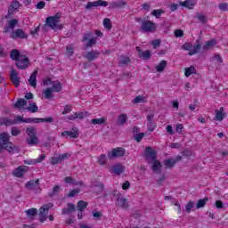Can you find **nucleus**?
I'll return each instance as SVG.
<instances>
[{
	"mask_svg": "<svg viewBox=\"0 0 228 228\" xmlns=\"http://www.w3.org/2000/svg\"><path fill=\"white\" fill-rule=\"evenodd\" d=\"M61 19V12H57L53 16H49L45 19V24H44L41 28L44 33H47L49 31V28L53 29V31H58V29H63V24L60 23V20Z\"/></svg>",
	"mask_w": 228,
	"mask_h": 228,
	"instance_id": "f257e3e1",
	"label": "nucleus"
},
{
	"mask_svg": "<svg viewBox=\"0 0 228 228\" xmlns=\"http://www.w3.org/2000/svg\"><path fill=\"white\" fill-rule=\"evenodd\" d=\"M145 158L146 159H151L153 165L151 167V169L153 170V172H155V174H160L161 173V162H159V160L156 159V157L158 156V153L156 152V151L152 150L151 147H146L145 149Z\"/></svg>",
	"mask_w": 228,
	"mask_h": 228,
	"instance_id": "f03ea898",
	"label": "nucleus"
},
{
	"mask_svg": "<svg viewBox=\"0 0 228 228\" xmlns=\"http://www.w3.org/2000/svg\"><path fill=\"white\" fill-rule=\"evenodd\" d=\"M18 120L20 122H23L24 124H40V122H46L48 124H51L52 122H54V118L48 117L46 118H23L22 116H18Z\"/></svg>",
	"mask_w": 228,
	"mask_h": 228,
	"instance_id": "7ed1b4c3",
	"label": "nucleus"
},
{
	"mask_svg": "<svg viewBox=\"0 0 228 228\" xmlns=\"http://www.w3.org/2000/svg\"><path fill=\"white\" fill-rule=\"evenodd\" d=\"M200 40V37L196 41L194 47L191 43H184L182 45V49H183V51H189V56H193V54H197V53H199V51H200V48L202 47Z\"/></svg>",
	"mask_w": 228,
	"mask_h": 228,
	"instance_id": "20e7f679",
	"label": "nucleus"
},
{
	"mask_svg": "<svg viewBox=\"0 0 228 228\" xmlns=\"http://www.w3.org/2000/svg\"><path fill=\"white\" fill-rule=\"evenodd\" d=\"M26 134H28V138L26 139V142L28 145H38V136H37V128L31 126L26 129Z\"/></svg>",
	"mask_w": 228,
	"mask_h": 228,
	"instance_id": "39448f33",
	"label": "nucleus"
},
{
	"mask_svg": "<svg viewBox=\"0 0 228 228\" xmlns=\"http://www.w3.org/2000/svg\"><path fill=\"white\" fill-rule=\"evenodd\" d=\"M156 29H158L156 23L151 20L142 21L141 31H142V33H156Z\"/></svg>",
	"mask_w": 228,
	"mask_h": 228,
	"instance_id": "423d86ee",
	"label": "nucleus"
},
{
	"mask_svg": "<svg viewBox=\"0 0 228 228\" xmlns=\"http://www.w3.org/2000/svg\"><path fill=\"white\" fill-rule=\"evenodd\" d=\"M126 156V149L122 147L113 148L111 151H108L107 157L109 159H115Z\"/></svg>",
	"mask_w": 228,
	"mask_h": 228,
	"instance_id": "0eeeda50",
	"label": "nucleus"
},
{
	"mask_svg": "<svg viewBox=\"0 0 228 228\" xmlns=\"http://www.w3.org/2000/svg\"><path fill=\"white\" fill-rule=\"evenodd\" d=\"M51 208H53V204L49 203L39 208V222H41V224H44V222L47 220V215H49V209Z\"/></svg>",
	"mask_w": 228,
	"mask_h": 228,
	"instance_id": "6e6552de",
	"label": "nucleus"
},
{
	"mask_svg": "<svg viewBox=\"0 0 228 228\" xmlns=\"http://www.w3.org/2000/svg\"><path fill=\"white\" fill-rule=\"evenodd\" d=\"M29 58L26 55H22L16 61V67L19 70H26L29 67Z\"/></svg>",
	"mask_w": 228,
	"mask_h": 228,
	"instance_id": "1a4fd4ad",
	"label": "nucleus"
},
{
	"mask_svg": "<svg viewBox=\"0 0 228 228\" xmlns=\"http://www.w3.org/2000/svg\"><path fill=\"white\" fill-rule=\"evenodd\" d=\"M114 195L116 197V206H118V208H121V209L129 208V203L127 202V199L122 197V194H120V192H118Z\"/></svg>",
	"mask_w": 228,
	"mask_h": 228,
	"instance_id": "9d476101",
	"label": "nucleus"
},
{
	"mask_svg": "<svg viewBox=\"0 0 228 228\" xmlns=\"http://www.w3.org/2000/svg\"><path fill=\"white\" fill-rule=\"evenodd\" d=\"M22 6V4L19 2L18 0H12L11 4L9 5L8 12L5 16V19H10L15 12H19V8Z\"/></svg>",
	"mask_w": 228,
	"mask_h": 228,
	"instance_id": "9b49d317",
	"label": "nucleus"
},
{
	"mask_svg": "<svg viewBox=\"0 0 228 228\" xmlns=\"http://www.w3.org/2000/svg\"><path fill=\"white\" fill-rule=\"evenodd\" d=\"M92 32H87L86 34H84L82 42H86V45H85L86 49H88L90 47H94V45H95V44H97V38L96 37H92Z\"/></svg>",
	"mask_w": 228,
	"mask_h": 228,
	"instance_id": "f8f14e48",
	"label": "nucleus"
},
{
	"mask_svg": "<svg viewBox=\"0 0 228 228\" xmlns=\"http://www.w3.org/2000/svg\"><path fill=\"white\" fill-rule=\"evenodd\" d=\"M20 123L19 116H16L15 119H11L9 117L0 118V126H5L6 127L15 126Z\"/></svg>",
	"mask_w": 228,
	"mask_h": 228,
	"instance_id": "ddd939ff",
	"label": "nucleus"
},
{
	"mask_svg": "<svg viewBox=\"0 0 228 228\" xmlns=\"http://www.w3.org/2000/svg\"><path fill=\"white\" fill-rule=\"evenodd\" d=\"M11 38H12L13 40H17V38H20V40H24L28 38V34L24 32V29L17 28L12 31Z\"/></svg>",
	"mask_w": 228,
	"mask_h": 228,
	"instance_id": "4468645a",
	"label": "nucleus"
},
{
	"mask_svg": "<svg viewBox=\"0 0 228 228\" xmlns=\"http://www.w3.org/2000/svg\"><path fill=\"white\" fill-rule=\"evenodd\" d=\"M182 160H183V157L178 155L175 159L171 158V159H167L164 160V165H165L166 168H174V167H175V165L177 163H179V161H182Z\"/></svg>",
	"mask_w": 228,
	"mask_h": 228,
	"instance_id": "2eb2a0df",
	"label": "nucleus"
},
{
	"mask_svg": "<svg viewBox=\"0 0 228 228\" xmlns=\"http://www.w3.org/2000/svg\"><path fill=\"white\" fill-rule=\"evenodd\" d=\"M10 79H11L12 85L16 88H19V86H20V77H19V73L17 72L16 69H12L10 71Z\"/></svg>",
	"mask_w": 228,
	"mask_h": 228,
	"instance_id": "dca6fc26",
	"label": "nucleus"
},
{
	"mask_svg": "<svg viewBox=\"0 0 228 228\" xmlns=\"http://www.w3.org/2000/svg\"><path fill=\"white\" fill-rule=\"evenodd\" d=\"M29 170V167L28 166H20L14 171H12V175L14 177H24V174Z\"/></svg>",
	"mask_w": 228,
	"mask_h": 228,
	"instance_id": "f3484780",
	"label": "nucleus"
},
{
	"mask_svg": "<svg viewBox=\"0 0 228 228\" xmlns=\"http://www.w3.org/2000/svg\"><path fill=\"white\" fill-rule=\"evenodd\" d=\"M25 188H27V190H30L31 191H35V190L40 188V180H29L26 183Z\"/></svg>",
	"mask_w": 228,
	"mask_h": 228,
	"instance_id": "a211bd4d",
	"label": "nucleus"
},
{
	"mask_svg": "<svg viewBox=\"0 0 228 228\" xmlns=\"http://www.w3.org/2000/svg\"><path fill=\"white\" fill-rule=\"evenodd\" d=\"M4 149L10 154H19V152H20V148H19V146L13 144L12 142H7V144H4Z\"/></svg>",
	"mask_w": 228,
	"mask_h": 228,
	"instance_id": "6ab92c4d",
	"label": "nucleus"
},
{
	"mask_svg": "<svg viewBox=\"0 0 228 228\" xmlns=\"http://www.w3.org/2000/svg\"><path fill=\"white\" fill-rule=\"evenodd\" d=\"M135 49L138 53L139 58H141V60H151L152 54L151 53L150 50L142 51V48H140V46H136Z\"/></svg>",
	"mask_w": 228,
	"mask_h": 228,
	"instance_id": "aec40b11",
	"label": "nucleus"
},
{
	"mask_svg": "<svg viewBox=\"0 0 228 228\" xmlns=\"http://www.w3.org/2000/svg\"><path fill=\"white\" fill-rule=\"evenodd\" d=\"M146 118L148 122V131L152 133V131H154V129L157 127L156 122H154V113L149 114Z\"/></svg>",
	"mask_w": 228,
	"mask_h": 228,
	"instance_id": "412c9836",
	"label": "nucleus"
},
{
	"mask_svg": "<svg viewBox=\"0 0 228 228\" xmlns=\"http://www.w3.org/2000/svg\"><path fill=\"white\" fill-rule=\"evenodd\" d=\"M17 24H19V20L12 19L8 23H6L5 27L4 28V33H8L10 29H15L17 27Z\"/></svg>",
	"mask_w": 228,
	"mask_h": 228,
	"instance_id": "4be33fe9",
	"label": "nucleus"
},
{
	"mask_svg": "<svg viewBox=\"0 0 228 228\" xmlns=\"http://www.w3.org/2000/svg\"><path fill=\"white\" fill-rule=\"evenodd\" d=\"M100 53L98 51H91L87 52L84 57L88 61H94V60H97L100 56Z\"/></svg>",
	"mask_w": 228,
	"mask_h": 228,
	"instance_id": "5701e85b",
	"label": "nucleus"
},
{
	"mask_svg": "<svg viewBox=\"0 0 228 228\" xmlns=\"http://www.w3.org/2000/svg\"><path fill=\"white\" fill-rule=\"evenodd\" d=\"M77 128H72L71 131H64L61 133V136H69L70 138H78L79 133H77Z\"/></svg>",
	"mask_w": 228,
	"mask_h": 228,
	"instance_id": "b1692460",
	"label": "nucleus"
},
{
	"mask_svg": "<svg viewBox=\"0 0 228 228\" xmlns=\"http://www.w3.org/2000/svg\"><path fill=\"white\" fill-rule=\"evenodd\" d=\"M227 117V113L224 112V107H221L218 110H216V116L214 118V120H217L218 122H221V120H224Z\"/></svg>",
	"mask_w": 228,
	"mask_h": 228,
	"instance_id": "393cba45",
	"label": "nucleus"
},
{
	"mask_svg": "<svg viewBox=\"0 0 228 228\" xmlns=\"http://www.w3.org/2000/svg\"><path fill=\"white\" fill-rule=\"evenodd\" d=\"M37 76H38V71L35 70L29 77L28 84L30 86H33V88H37Z\"/></svg>",
	"mask_w": 228,
	"mask_h": 228,
	"instance_id": "a878e982",
	"label": "nucleus"
},
{
	"mask_svg": "<svg viewBox=\"0 0 228 228\" xmlns=\"http://www.w3.org/2000/svg\"><path fill=\"white\" fill-rule=\"evenodd\" d=\"M23 106H28V101L24 98H20L14 103L13 108L15 110H20V108H22Z\"/></svg>",
	"mask_w": 228,
	"mask_h": 228,
	"instance_id": "bb28decb",
	"label": "nucleus"
},
{
	"mask_svg": "<svg viewBox=\"0 0 228 228\" xmlns=\"http://www.w3.org/2000/svg\"><path fill=\"white\" fill-rule=\"evenodd\" d=\"M216 44H218L216 39H211L205 43V45H203V49L205 51H209V49H213V47H215V45H216Z\"/></svg>",
	"mask_w": 228,
	"mask_h": 228,
	"instance_id": "cd10ccee",
	"label": "nucleus"
},
{
	"mask_svg": "<svg viewBox=\"0 0 228 228\" xmlns=\"http://www.w3.org/2000/svg\"><path fill=\"white\" fill-rule=\"evenodd\" d=\"M124 166L122 164H116L112 167L113 174H116V175H120V174H124Z\"/></svg>",
	"mask_w": 228,
	"mask_h": 228,
	"instance_id": "c85d7f7f",
	"label": "nucleus"
},
{
	"mask_svg": "<svg viewBox=\"0 0 228 228\" xmlns=\"http://www.w3.org/2000/svg\"><path fill=\"white\" fill-rule=\"evenodd\" d=\"M67 206V208H62V215H69V213L76 211V205L73 203H68Z\"/></svg>",
	"mask_w": 228,
	"mask_h": 228,
	"instance_id": "c756f323",
	"label": "nucleus"
},
{
	"mask_svg": "<svg viewBox=\"0 0 228 228\" xmlns=\"http://www.w3.org/2000/svg\"><path fill=\"white\" fill-rule=\"evenodd\" d=\"M126 4H127V3H126L125 1L112 2L110 4L109 8L110 10H113L115 8H124V6H126Z\"/></svg>",
	"mask_w": 228,
	"mask_h": 228,
	"instance_id": "7c9ffc66",
	"label": "nucleus"
},
{
	"mask_svg": "<svg viewBox=\"0 0 228 228\" xmlns=\"http://www.w3.org/2000/svg\"><path fill=\"white\" fill-rule=\"evenodd\" d=\"M52 85V90L53 92H61L62 88H63V86L61 85V82L60 81H53L51 83Z\"/></svg>",
	"mask_w": 228,
	"mask_h": 228,
	"instance_id": "2f4dec72",
	"label": "nucleus"
},
{
	"mask_svg": "<svg viewBox=\"0 0 228 228\" xmlns=\"http://www.w3.org/2000/svg\"><path fill=\"white\" fill-rule=\"evenodd\" d=\"M10 56L13 61H17L18 60L20 59V56H23V55L20 54V52H19V50L13 49L12 51H11Z\"/></svg>",
	"mask_w": 228,
	"mask_h": 228,
	"instance_id": "473e14b6",
	"label": "nucleus"
},
{
	"mask_svg": "<svg viewBox=\"0 0 228 228\" xmlns=\"http://www.w3.org/2000/svg\"><path fill=\"white\" fill-rule=\"evenodd\" d=\"M209 201V198L205 197L202 200H199L196 203V209H200L201 208H204V206H206V204H208V202Z\"/></svg>",
	"mask_w": 228,
	"mask_h": 228,
	"instance_id": "72a5a7b5",
	"label": "nucleus"
},
{
	"mask_svg": "<svg viewBox=\"0 0 228 228\" xmlns=\"http://www.w3.org/2000/svg\"><path fill=\"white\" fill-rule=\"evenodd\" d=\"M0 140H2L4 145H6L10 142V134L6 132H3L0 134Z\"/></svg>",
	"mask_w": 228,
	"mask_h": 228,
	"instance_id": "f704fd0d",
	"label": "nucleus"
},
{
	"mask_svg": "<svg viewBox=\"0 0 228 228\" xmlns=\"http://www.w3.org/2000/svg\"><path fill=\"white\" fill-rule=\"evenodd\" d=\"M184 74H185V77H190L191 76V74H197V69H195L194 66L186 68Z\"/></svg>",
	"mask_w": 228,
	"mask_h": 228,
	"instance_id": "c9c22d12",
	"label": "nucleus"
},
{
	"mask_svg": "<svg viewBox=\"0 0 228 228\" xmlns=\"http://www.w3.org/2000/svg\"><path fill=\"white\" fill-rule=\"evenodd\" d=\"M180 5L191 10L195 6V4H193V0H185L184 2H180Z\"/></svg>",
	"mask_w": 228,
	"mask_h": 228,
	"instance_id": "e433bc0d",
	"label": "nucleus"
},
{
	"mask_svg": "<svg viewBox=\"0 0 228 228\" xmlns=\"http://www.w3.org/2000/svg\"><path fill=\"white\" fill-rule=\"evenodd\" d=\"M28 111H30V113H37L38 111V106H37V103L31 102L27 107Z\"/></svg>",
	"mask_w": 228,
	"mask_h": 228,
	"instance_id": "4c0bfd02",
	"label": "nucleus"
},
{
	"mask_svg": "<svg viewBox=\"0 0 228 228\" xmlns=\"http://www.w3.org/2000/svg\"><path fill=\"white\" fill-rule=\"evenodd\" d=\"M167 61H161L160 63L156 66L157 72H163L167 67Z\"/></svg>",
	"mask_w": 228,
	"mask_h": 228,
	"instance_id": "58836bf2",
	"label": "nucleus"
},
{
	"mask_svg": "<svg viewBox=\"0 0 228 228\" xmlns=\"http://www.w3.org/2000/svg\"><path fill=\"white\" fill-rule=\"evenodd\" d=\"M53 92H54L53 90L51 89V87H47L44 92V95L45 97V99H53V97H54V95L53 94Z\"/></svg>",
	"mask_w": 228,
	"mask_h": 228,
	"instance_id": "ea45409f",
	"label": "nucleus"
},
{
	"mask_svg": "<svg viewBox=\"0 0 228 228\" xmlns=\"http://www.w3.org/2000/svg\"><path fill=\"white\" fill-rule=\"evenodd\" d=\"M127 122V114H121L118 117V126H124Z\"/></svg>",
	"mask_w": 228,
	"mask_h": 228,
	"instance_id": "a19ab883",
	"label": "nucleus"
},
{
	"mask_svg": "<svg viewBox=\"0 0 228 228\" xmlns=\"http://www.w3.org/2000/svg\"><path fill=\"white\" fill-rule=\"evenodd\" d=\"M91 124L101 126L102 124H106V118H93L91 120Z\"/></svg>",
	"mask_w": 228,
	"mask_h": 228,
	"instance_id": "79ce46f5",
	"label": "nucleus"
},
{
	"mask_svg": "<svg viewBox=\"0 0 228 228\" xmlns=\"http://www.w3.org/2000/svg\"><path fill=\"white\" fill-rule=\"evenodd\" d=\"M87 206H88V203L86 201L79 200L77 204V208L79 211H83V209H86Z\"/></svg>",
	"mask_w": 228,
	"mask_h": 228,
	"instance_id": "37998d69",
	"label": "nucleus"
},
{
	"mask_svg": "<svg viewBox=\"0 0 228 228\" xmlns=\"http://www.w3.org/2000/svg\"><path fill=\"white\" fill-rule=\"evenodd\" d=\"M103 27L108 31H110L111 28H113V26L111 25V20H110V18H105L103 20Z\"/></svg>",
	"mask_w": 228,
	"mask_h": 228,
	"instance_id": "c03bdc74",
	"label": "nucleus"
},
{
	"mask_svg": "<svg viewBox=\"0 0 228 228\" xmlns=\"http://www.w3.org/2000/svg\"><path fill=\"white\" fill-rule=\"evenodd\" d=\"M108 162V157H106V154H102L98 157V163L101 166L106 165Z\"/></svg>",
	"mask_w": 228,
	"mask_h": 228,
	"instance_id": "a18cd8bd",
	"label": "nucleus"
},
{
	"mask_svg": "<svg viewBox=\"0 0 228 228\" xmlns=\"http://www.w3.org/2000/svg\"><path fill=\"white\" fill-rule=\"evenodd\" d=\"M193 208H195V201H189L187 204H185L186 213H191V209H193Z\"/></svg>",
	"mask_w": 228,
	"mask_h": 228,
	"instance_id": "49530a36",
	"label": "nucleus"
},
{
	"mask_svg": "<svg viewBox=\"0 0 228 228\" xmlns=\"http://www.w3.org/2000/svg\"><path fill=\"white\" fill-rule=\"evenodd\" d=\"M64 182L66 183V184H78L79 183L80 186L83 185V182H79V183L74 182V179H72V177H70V176L65 177Z\"/></svg>",
	"mask_w": 228,
	"mask_h": 228,
	"instance_id": "de8ad7c7",
	"label": "nucleus"
},
{
	"mask_svg": "<svg viewBox=\"0 0 228 228\" xmlns=\"http://www.w3.org/2000/svg\"><path fill=\"white\" fill-rule=\"evenodd\" d=\"M27 216H37V214L38 213V211L37 210V208H32L30 209H28L25 211Z\"/></svg>",
	"mask_w": 228,
	"mask_h": 228,
	"instance_id": "09e8293b",
	"label": "nucleus"
},
{
	"mask_svg": "<svg viewBox=\"0 0 228 228\" xmlns=\"http://www.w3.org/2000/svg\"><path fill=\"white\" fill-rule=\"evenodd\" d=\"M61 191V187H60V185H55L53 188L52 192L49 193V197H54V195H57V193H60Z\"/></svg>",
	"mask_w": 228,
	"mask_h": 228,
	"instance_id": "8fccbe9b",
	"label": "nucleus"
},
{
	"mask_svg": "<svg viewBox=\"0 0 228 228\" xmlns=\"http://www.w3.org/2000/svg\"><path fill=\"white\" fill-rule=\"evenodd\" d=\"M162 13H165V11H163V9L153 10L151 12V15H153V17H156V19H159Z\"/></svg>",
	"mask_w": 228,
	"mask_h": 228,
	"instance_id": "3c124183",
	"label": "nucleus"
},
{
	"mask_svg": "<svg viewBox=\"0 0 228 228\" xmlns=\"http://www.w3.org/2000/svg\"><path fill=\"white\" fill-rule=\"evenodd\" d=\"M197 19L200 20V22H202V24H206L208 22V18H206V15L197 12Z\"/></svg>",
	"mask_w": 228,
	"mask_h": 228,
	"instance_id": "603ef678",
	"label": "nucleus"
},
{
	"mask_svg": "<svg viewBox=\"0 0 228 228\" xmlns=\"http://www.w3.org/2000/svg\"><path fill=\"white\" fill-rule=\"evenodd\" d=\"M143 136H145V133H139V134H134V140H135V142H142V140H143Z\"/></svg>",
	"mask_w": 228,
	"mask_h": 228,
	"instance_id": "864d4df0",
	"label": "nucleus"
},
{
	"mask_svg": "<svg viewBox=\"0 0 228 228\" xmlns=\"http://www.w3.org/2000/svg\"><path fill=\"white\" fill-rule=\"evenodd\" d=\"M79 193V189H73L71 191H69V192L68 193V197L69 199H72L74 197H76V195H77Z\"/></svg>",
	"mask_w": 228,
	"mask_h": 228,
	"instance_id": "5fc2aeb1",
	"label": "nucleus"
},
{
	"mask_svg": "<svg viewBox=\"0 0 228 228\" xmlns=\"http://www.w3.org/2000/svg\"><path fill=\"white\" fill-rule=\"evenodd\" d=\"M88 112L86 111H82V112H75V115L77 117V118H78L79 120H83V118H85V117H86Z\"/></svg>",
	"mask_w": 228,
	"mask_h": 228,
	"instance_id": "6e6d98bb",
	"label": "nucleus"
},
{
	"mask_svg": "<svg viewBox=\"0 0 228 228\" xmlns=\"http://www.w3.org/2000/svg\"><path fill=\"white\" fill-rule=\"evenodd\" d=\"M11 134L12 136H19V134H20V131L19 128H17L16 126H12L11 128Z\"/></svg>",
	"mask_w": 228,
	"mask_h": 228,
	"instance_id": "4d7b16f0",
	"label": "nucleus"
},
{
	"mask_svg": "<svg viewBox=\"0 0 228 228\" xmlns=\"http://www.w3.org/2000/svg\"><path fill=\"white\" fill-rule=\"evenodd\" d=\"M97 7V2H88L86 5V10H92L93 8Z\"/></svg>",
	"mask_w": 228,
	"mask_h": 228,
	"instance_id": "13d9d810",
	"label": "nucleus"
},
{
	"mask_svg": "<svg viewBox=\"0 0 228 228\" xmlns=\"http://www.w3.org/2000/svg\"><path fill=\"white\" fill-rule=\"evenodd\" d=\"M175 38H181L184 37V31H183V29H176L175 31Z\"/></svg>",
	"mask_w": 228,
	"mask_h": 228,
	"instance_id": "bf43d9fd",
	"label": "nucleus"
},
{
	"mask_svg": "<svg viewBox=\"0 0 228 228\" xmlns=\"http://www.w3.org/2000/svg\"><path fill=\"white\" fill-rule=\"evenodd\" d=\"M61 162V159H60V156L58 157H53L51 159V165H58V163Z\"/></svg>",
	"mask_w": 228,
	"mask_h": 228,
	"instance_id": "052dcab7",
	"label": "nucleus"
},
{
	"mask_svg": "<svg viewBox=\"0 0 228 228\" xmlns=\"http://www.w3.org/2000/svg\"><path fill=\"white\" fill-rule=\"evenodd\" d=\"M97 6H103L104 8H106V6H108V2H106L104 0H97L96 1V7Z\"/></svg>",
	"mask_w": 228,
	"mask_h": 228,
	"instance_id": "680f3d73",
	"label": "nucleus"
},
{
	"mask_svg": "<svg viewBox=\"0 0 228 228\" xmlns=\"http://www.w3.org/2000/svg\"><path fill=\"white\" fill-rule=\"evenodd\" d=\"M36 8L37 10H44V8H45V2L40 1L36 4Z\"/></svg>",
	"mask_w": 228,
	"mask_h": 228,
	"instance_id": "e2e57ef3",
	"label": "nucleus"
},
{
	"mask_svg": "<svg viewBox=\"0 0 228 228\" xmlns=\"http://www.w3.org/2000/svg\"><path fill=\"white\" fill-rule=\"evenodd\" d=\"M131 62V59L129 57H123L120 61L121 65H127Z\"/></svg>",
	"mask_w": 228,
	"mask_h": 228,
	"instance_id": "0e129e2a",
	"label": "nucleus"
},
{
	"mask_svg": "<svg viewBox=\"0 0 228 228\" xmlns=\"http://www.w3.org/2000/svg\"><path fill=\"white\" fill-rule=\"evenodd\" d=\"M70 111H72V107L70 105H66L62 111V115H67L68 113H70Z\"/></svg>",
	"mask_w": 228,
	"mask_h": 228,
	"instance_id": "69168bd1",
	"label": "nucleus"
},
{
	"mask_svg": "<svg viewBox=\"0 0 228 228\" xmlns=\"http://www.w3.org/2000/svg\"><path fill=\"white\" fill-rule=\"evenodd\" d=\"M134 104H140V103H142V102H143V98H142V96H136L135 98H134Z\"/></svg>",
	"mask_w": 228,
	"mask_h": 228,
	"instance_id": "338daca9",
	"label": "nucleus"
},
{
	"mask_svg": "<svg viewBox=\"0 0 228 228\" xmlns=\"http://www.w3.org/2000/svg\"><path fill=\"white\" fill-rule=\"evenodd\" d=\"M219 9L222 12H228V4H219Z\"/></svg>",
	"mask_w": 228,
	"mask_h": 228,
	"instance_id": "774afa93",
	"label": "nucleus"
}]
</instances>
